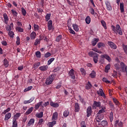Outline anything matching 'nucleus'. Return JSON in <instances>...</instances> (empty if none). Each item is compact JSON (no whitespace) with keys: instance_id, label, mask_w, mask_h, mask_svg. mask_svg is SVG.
I'll return each mask as SVG.
<instances>
[{"instance_id":"obj_1","label":"nucleus","mask_w":127,"mask_h":127,"mask_svg":"<svg viewBox=\"0 0 127 127\" xmlns=\"http://www.w3.org/2000/svg\"><path fill=\"white\" fill-rule=\"evenodd\" d=\"M111 28H112L113 31H114V33H117L119 34V35H123V31L122 30V28H121V26L120 25L117 24L116 26L114 25L111 26Z\"/></svg>"},{"instance_id":"obj_2","label":"nucleus","mask_w":127,"mask_h":127,"mask_svg":"<svg viewBox=\"0 0 127 127\" xmlns=\"http://www.w3.org/2000/svg\"><path fill=\"white\" fill-rule=\"evenodd\" d=\"M88 55L90 57L93 58V61L95 64L98 63V60L99 59V55L98 54L91 51L88 53Z\"/></svg>"},{"instance_id":"obj_3","label":"nucleus","mask_w":127,"mask_h":127,"mask_svg":"<svg viewBox=\"0 0 127 127\" xmlns=\"http://www.w3.org/2000/svg\"><path fill=\"white\" fill-rule=\"evenodd\" d=\"M55 77H56V74L55 73L50 75L48 78H47L45 84L46 85H51V84H52V82L54 81Z\"/></svg>"},{"instance_id":"obj_4","label":"nucleus","mask_w":127,"mask_h":127,"mask_svg":"<svg viewBox=\"0 0 127 127\" xmlns=\"http://www.w3.org/2000/svg\"><path fill=\"white\" fill-rule=\"evenodd\" d=\"M102 107H103V106L101 105V102L94 101L93 104L92 105L93 109H97V108H99V109H101V108H102Z\"/></svg>"},{"instance_id":"obj_5","label":"nucleus","mask_w":127,"mask_h":127,"mask_svg":"<svg viewBox=\"0 0 127 127\" xmlns=\"http://www.w3.org/2000/svg\"><path fill=\"white\" fill-rule=\"evenodd\" d=\"M105 4L106 5L107 10L109 11H111V10L113 9V8L111 5V2H110V1L108 0H107L105 1Z\"/></svg>"},{"instance_id":"obj_6","label":"nucleus","mask_w":127,"mask_h":127,"mask_svg":"<svg viewBox=\"0 0 127 127\" xmlns=\"http://www.w3.org/2000/svg\"><path fill=\"white\" fill-rule=\"evenodd\" d=\"M123 122L121 121L120 122V120H116L115 122L114 127H123Z\"/></svg>"},{"instance_id":"obj_7","label":"nucleus","mask_w":127,"mask_h":127,"mask_svg":"<svg viewBox=\"0 0 127 127\" xmlns=\"http://www.w3.org/2000/svg\"><path fill=\"white\" fill-rule=\"evenodd\" d=\"M68 74L69 76L71 77V79L72 80H74L75 78V73H74V70L73 68H72L68 72Z\"/></svg>"},{"instance_id":"obj_8","label":"nucleus","mask_w":127,"mask_h":127,"mask_svg":"<svg viewBox=\"0 0 127 127\" xmlns=\"http://www.w3.org/2000/svg\"><path fill=\"white\" fill-rule=\"evenodd\" d=\"M87 118H89L92 115V107L89 106L86 110Z\"/></svg>"},{"instance_id":"obj_9","label":"nucleus","mask_w":127,"mask_h":127,"mask_svg":"<svg viewBox=\"0 0 127 127\" xmlns=\"http://www.w3.org/2000/svg\"><path fill=\"white\" fill-rule=\"evenodd\" d=\"M80 111V105L79 103H75L74 104V112L75 113H78Z\"/></svg>"},{"instance_id":"obj_10","label":"nucleus","mask_w":127,"mask_h":127,"mask_svg":"<svg viewBox=\"0 0 127 127\" xmlns=\"http://www.w3.org/2000/svg\"><path fill=\"white\" fill-rule=\"evenodd\" d=\"M108 44L110 46L111 48H112V49H117V45H116L113 42L109 41L108 42Z\"/></svg>"},{"instance_id":"obj_11","label":"nucleus","mask_w":127,"mask_h":127,"mask_svg":"<svg viewBox=\"0 0 127 127\" xmlns=\"http://www.w3.org/2000/svg\"><path fill=\"white\" fill-rule=\"evenodd\" d=\"M3 16L4 18V23H5V24H7L8 23V16H7V14L4 13L3 14Z\"/></svg>"},{"instance_id":"obj_12","label":"nucleus","mask_w":127,"mask_h":127,"mask_svg":"<svg viewBox=\"0 0 127 127\" xmlns=\"http://www.w3.org/2000/svg\"><path fill=\"white\" fill-rule=\"evenodd\" d=\"M3 64L5 68H7L9 66V64L8 61L6 59H4L3 61Z\"/></svg>"},{"instance_id":"obj_13","label":"nucleus","mask_w":127,"mask_h":127,"mask_svg":"<svg viewBox=\"0 0 127 127\" xmlns=\"http://www.w3.org/2000/svg\"><path fill=\"white\" fill-rule=\"evenodd\" d=\"M100 110L98 112L97 115H101V114H103V113H105V110H106V107L102 106V108H101Z\"/></svg>"},{"instance_id":"obj_14","label":"nucleus","mask_w":127,"mask_h":127,"mask_svg":"<svg viewBox=\"0 0 127 127\" xmlns=\"http://www.w3.org/2000/svg\"><path fill=\"white\" fill-rule=\"evenodd\" d=\"M47 69H48V65H43L39 67V69L41 71H46Z\"/></svg>"},{"instance_id":"obj_15","label":"nucleus","mask_w":127,"mask_h":127,"mask_svg":"<svg viewBox=\"0 0 127 127\" xmlns=\"http://www.w3.org/2000/svg\"><path fill=\"white\" fill-rule=\"evenodd\" d=\"M58 118V113L56 112L54 113L53 116H52V120L53 121H54V120L56 121V120H57Z\"/></svg>"},{"instance_id":"obj_16","label":"nucleus","mask_w":127,"mask_h":127,"mask_svg":"<svg viewBox=\"0 0 127 127\" xmlns=\"http://www.w3.org/2000/svg\"><path fill=\"white\" fill-rule=\"evenodd\" d=\"M30 36L31 39H32V40H34V39L36 38V33H35V32H32L30 34Z\"/></svg>"},{"instance_id":"obj_17","label":"nucleus","mask_w":127,"mask_h":127,"mask_svg":"<svg viewBox=\"0 0 127 127\" xmlns=\"http://www.w3.org/2000/svg\"><path fill=\"white\" fill-rule=\"evenodd\" d=\"M120 6L121 12L122 13L125 12V9L124 8V7H125V4H124V2L120 3Z\"/></svg>"},{"instance_id":"obj_18","label":"nucleus","mask_w":127,"mask_h":127,"mask_svg":"<svg viewBox=\"0 0 127 127\" xmlns=\"http://www.w3.org/2000/svg\"><path fill=\"white\" fill-rule=\"evenodd\" d=\"M34 101V97H31L30 100H25L24 101V105H26V104H30V103H31L32 102H33Z\"/></svg>"},{"instance_id":"obj_19","label":"nucleus","mask_w":127,"mask_h":127,"mask_svg":"<svg viewBox=\"0 0 127 127\" xmlns=\"http://www.w3.org/2000/svg\"><path fill=\"white\" fill-rule=\"evenodd\" d=\"M34 122L35 120L34 119H30L27 124V126L30 127V126H33V125H34Z\"/></svg>"},{"instance_id":"obj_20","label":"nucleus","mask_w":127,"mask_h":127,"mask_svg":"<svg viewBox=\"0 0 127 127\" xmlns=\"http://www.w3.org/2000/svg\"><path fill=\"white\" fill-rule=\"evenodd\" d=\"M10 118H11V114L10 113H8L5 116L4 121H8Z\"/></svg>"},{"instance_id":"obj_21","label":"nucleus","mask_w":127,"mask_h":127,"mask_svg":"<svg viewBox=\"0 0 127 127\" xmlns=\"http://www.w3.org/2000/svg\"><path fill=\"white\" fill-rule=\"evenodd\" d=\"M72 27L75 31L78 32L79 31V26L77 24H73Z\"/></svg>"},{"instance_id":"obj_22","label":"nucleus","mask_w":127,"mask_h":127,"mask_svg":"<svg viewBox=\"0 0 127 127\" xmlns=\"http://www.w3.org/2000/svg\"><path fill=\"white\" fill-rule=\"evenodd\" d=\"M91 88H92V84H91V82H90V81H88L85 86V89L86 90H90Z\"/></svg>"},{"instance_id":"obj_23","label":"nucleus","mask_w":127,"mask_h":127,"mask_svg":"<svg viewBox=\"0 0 127 127\" xmlns=\"http://www.w3.org/2000/svg\"><path fill=\"white\" fill-rule=\"evenodd\" d=\"M11 12H12V14L13 16V17L16 18L17 17V14H18V13H17V12H16V11H15L14 9H12L11 10Z\"/></svg>"},{"instance_id":"obj_24","label":"nucleus","mask_w":127,"mask_h":127,"mask_svg":"<svg viewBox=\"0 0 127 127\" xmlns=\"http://www.w3.org/2000/svg\"><path fill=\"white\" fill-rule=\"evenodd\" d=\"M20 116H21V114L20 113H16L14 116V118L13 119V120L17 121V119H18V118H19V117H20Z\"/></svg>"},{"instance_id":"obj_25","label":"nucleus","mask_w":127,"mask_h":127,"mask_svg":"<svg viewBox=\"0 0 127 127\" xmlns=\"http://www.w3.org/2000/svg\"><path fill=\"white\" fill-rule=\"evenodd\" d=\"M102 57H103V58H105V59H106V60H108L109 62H111L112 61V59L108 55H104L102 56Z\"/></svg>"},{"instance_id":"obj_26","label":"nucleus","mask_w":127,"mask_h":127,"mask_svg":"<svg viewBox=\"0 0 127 127\" xmlns=\"http://www.w3.org/2000/svg\"><path fill=\"white\" fill-rule=\"evenodd\" d=\"M16 31L18 32H24V29L21 28L20 27H16Z\"/></svg>"},{"instance_id":"obj_27","label":"nucleus","mask_w":127,"mask_h":127,"mask_svg":"<svg viewBox=\"0 0 127 127\" xmlns=\"http://www.w3.org/2000/svg\"><path fill=\"white\" fill-rule=\"evenodd\" d=\"M69 114H70V112H69V110H66L64 112L63 116L64 117V118H67V117L69 116Z\"/></svg>"},{"instance_id":"obj_28","label":"nucleus","mask_w":127,"mask_h":127,"mask_svg":"<svg viewBox=\"0 0 127 127\" xmlns=\"http://www.w3.org/2000/svg\"><path fill=\"white\" fill-rule=\"evenodd\" d=\"M50 106L53 107V108H58L59 107V104L58 103H54L53 102H51Z\"/></svg>"},{"instance_id":"obj_29","label":"nucleus","mask_w":127,"mask_h":127,"mask_svg":"<svg viewBox=\"0 0 127 127\" xmlns=\"http://www.w3.org/2000/svg\"><path fill=\"white\" fill-rule=\"evenodd\" d=\"M85 22L87 24H90L91 23V17L87 16L85 18Z\"/></svg>"},{"instance_id":"obj_30","label":"nucleus","mask_w":127,"mask_h":127,"mask_svg":"<svg viewBox=\"0 0 127 127\" xmlns=\"http://www.w3.org/2000/svg\"><path fill=\"white\" fill-rule=\"evenodd\" d=\"M101 125L103 127H108V122H107L106 121H105V120L102 121L101 122Z\"/></svg>"},{"instance_id":"obj_31","label":"nucleus","mask_w":127,"mask_h":127,"mask_svg":"<svg viewBox=\"0 0 127 127\" xmlns=\"http://www.w3.org/2000/svg\"><path fill=\"white\" fill-rule=\"evenodd\" d=\"M51 17V13H47L45 16L46 21H49L50 20Z\"/></svg>"},{"instance_id":"obj_32","label":"nucleus","mask_w":127,"mask_h":127,"mask_svg":"<svg viewBox=\"0 0 127 127\" xmlns=\"http://www.w3.org/2000/svg\"><path fill=\"white\" fill-rule=\"evenodd\" d=\"M97 93L98 95H100L102 97H104L105 96V93H104L102 89H99V91H97Z\"/></svg>"},{"instance_id":"obj_33","label":"nucleus","mask_w":127,"mask_h":127,"mask_svg":"<svg viewBox=\"0 0 127 127\" xmlns=\"http://www.w3.org/2000/svg\"><path fill=\"white\" fill-rule=\"evenodd\" d=\"M43 102L42 101H41L39 103H38L35 106V109H36V110H38V109H39V107L40 106H42V103Z\"/></svg>"},{"instance_id":"obj_34","label":"nucleus","mask_w":127,"mask_h":127,"mask_svg":"<svg viewBox=\"0 0 127 127\" xmlns=\"http://www.w3.org/2000/svg\"><path fill=\"white\" fill-rule=\"evenodd\" d=\"M109 119L111 123L114 121V113H113V112H111L110 113Z\"/></svg>"},{"instance_id":"obj_35","label":"nucleus","mask_w":127,"mask_h":127,"mask_svg":"<svg viewBox=\"0 0 127 127\" xmlns=\"http://www.w3.org/2000/svg\"><path fill=\"white\" fill-rule=\"evenodd\" d=\"M97 45H98V48L99 49L102 48V47H105V46H106V45L102 42L98 43Z\"/></svg>"},{"instance_id":"obj_36","label":"nucleus","mask_w":127,"mask_h":127,"mask_svg":"<svg viewBox=\"0 0 127 127\" xmlns=\"http://www.w3.org/2000/svg\"><path fill=\"white\" fill-rule=\"evenodd\" d=\"M32 111H33V107L30 108L25 113V115H29V114H31L32 113Z\"/></svg>"},{"instance_id":"obj_37","label":"nucleus","mask_w":127,"mask_h":127,"mask_svg":"<svg viewBox=\"0 0 127 127\" xmlns=\"http://www.w3.org/2000/svg\"><path fill=\"white\" fill-rule=\"evenodd\" d=\"M101 23L102 26H103L104 29H107V24H106V22H105L104 20H102L101 21Z\"/></svg>"},{"instance_id":"obj_38","label":"nucleus","mask_w":127,"mask_h":127,"mask_svg":"<svg viewBox=\"0 0 127 127\" xmlns=\"http://www.w3.org/2000/svg\"><path fill=\"white\" fill-rule=\"evenodd\" d=\"M111 69V64H108L105 66V72L108 73L109 72V70Z\"/></svg>"},{"instance_id":"obj_39","label":"nucleus","mask_w":127,"mask_h":127,"mask_svg":"<svg viewBox=\"0 0 127 127\" xmlns=\"http://www.w3.org/2000/svg\"><path fill=\"white\" fill-rule=\"evenodd\" d=\"M99 41V39L94 38V40L91 42L93 46H95L97 43Z\"/></svg>"},{"instance_id":"obj_40","label":"nucleus","mask_w":127,"mask_h":127,"mask_svg":"<svg viewBox=\"0 0 127 127\" xmlns=\"http://www.w3.org/2000/svg\"><path fill=\"white\" fill-rule=\"evenodd\" d=\"M48 125L49 127H53L55 125H56V122L55 121H53L52 122H50Z\"/></svg>"},{"instance_id":"obj_41","label":"nucleus","mask_w":127,"mask_h":127,"mask_svg":"<svg viewBox=\"0 0 127 127\" xmlns=\"http://www.w3.org/2000/svg\"><path fill=\"white\" fill-rule=\"evenodd\" d=\"M21 9L22 15H23V16H25V15H26V10H25V9H24V7H21Z\"/></svg>"},{"instance_id":"obj_42","label":"nucleus","mask_w":127,"mask_h":127,"mask_svg":"<svg viewBox=\"0 0 127 127\" xmlns=\"http://www.w3.org/2000/svg\"><path fill=\"white\" fill-rule=\"evenodd\" d=\"M90 76L92 79L95 78V77H96V72H95L94 70H92L91 73L90 74Z\"/></svg>"},{"instance_id":"obj_43","label":"nucleus","mask_w":127,"mask_h":127,"mask_svg":"<svg viewBox=\"0 0 127 127\" xmlns=\"http://www.w3.org/2000/svg\"><path fill=\"white\" fill-rule=\"evenodd\" d=\"M80 71L82 76H86V70H85V69H84L83 68H81L80 69Z\"/></svg>"},{"instance_id":"obj_44","label":"nucleus","mask_w":127,"mask_h":127,"mask_svg":"<svg viewBox=\"0 0 127 127\" xmlns=\"http://www.w3.org/2000/svg\"><path fill=\"white\" fill-rule=\"evenodd\" d=\"M34 31H38L39 30V26L36 24H34Z\"/></svg>"},{"instance_id":"obj_45","label":"nucleus","mask_w":127,"mask_h":127,"mask_svg":"<svg viewBox=\"0 0 127 127\" xmlns=\"http://www.w3.org/2000/svg\"><path fill=\"white\" fill-rule=\"evenodd\" d=\"M12 127H17V121L12 120Z\"/></svg>"},{"instance_id":"obj_46","label":"nucleus","mask_w":127,"mask_h":127,"mask_svg":"<svg viewBox=\"0 0 127 127\" xmlns=\"http://www.w3.org/2000/svg\"><path fill=\"white\" fill-rule=\"evenodd\" d=\"M37 118H38L39 119H40L41 118L43 117V112H41L38 114H37L36 115Z\"/></svg>"},{"instance_id":"obj_47","label":"nucleus","mask_w":127,"mask_h":127,"mask_svg":"<svg viewBox=\"0 0 127 127\" xmlns=\"http://www.w3.org/2000/svg\"><path fill=\"white\" fill-rule=\"evenodd\" d=\"M61 39H62V35H60L56 37V41H57V42H59Z\"/></svg>"},{"instance_id":"obj_48","label":"nucleus","mask_w":127,"mask_h":127,"mask_svg":"<svg viewBox=\"0 0 127 127\" xmlns=\"http://www.w3.org/2000/svg\"><path fill=\"white\" fill-rule=\"evenodd\" d=\"M113 101L116 106H120V102L116 98H113Z\"/></svg>"},{"instance_id":"obj_49","label":"nucleus","mask_w":127,"mask_h":127,"mask_svg":"<svg viewBox=\"0 0 127 127\" xmlns=\"http://www.w3.org/2000/svg\"><path fill=\"white\" fill-rule=\"evenodd\" d=\"M68 30H69V33H71V34H73V35H75V34H76L75 31L72 28H71V27H68Z\"/></svg>"},{"instance_id":"obj_50","label":"nucleus","mask_w":127,"mask_h":127,"mask_svg":"<svg viewBox=\"0 0 127 127\" xmlns=\"http://www.w3.org/2000/svg\"><path fill=\"white\" fill-rule=\"evenodd\" d=\"M8 34L9 36H10V37H11L12 38H13V37H14V33H13L12 31H10L8 32Z\"/></svg>"},{"instance_id":"obj_51","label":"nucleus","mask_w":127,"mask_h":127,"mask_svg":"<svg viewBox=\"0 0 127 127\" xmlns=\"http://www.w3.org/2000/svg\"><path fill=\"white\" fill-rule=\"evenodd\" d=\"M54 60H55V58H52L50 59L48 61V65H50V64H51V63H52V62H54Z\"/></svg>"},{"instance_id":"obj_52","label":"nucleus","mask_w":127,"mask_h":127,"mask_svg":"<svg viewBox=\"0 0 127 127\" xmlns=\"http://www.w3.org/2000/svg\"><path fill=\"white\" fill-rule=\"evenodd\" d=\"M102 80L103 82H105V83H106V84H111V82L108 80V78L106 77H104L102 79Z\"/></svg>"},{"instance_id":"obj_53","label":"nucleus","mask_w":127,"mask_h":127,"mask_svg":"<svg viewBox=\"0 0 127 127\" xmlns=\"http://www.w3.org/2000/svg\"><path fill=\"white\" fill-rule=\"evenodd\" d=\"M93 51H95V52H97V53H99V54H102V51H100L98 49L95 48L92 49Z\"/></svg>"},{"instance_id":"obj_54","label":"nucleus","mask_w":127,"mask_h":127,"mask_svg":"<svg viewBox=\"0 0 127 127\" xmlns=\"http://www.w3.org/2000/svg\"><path fill=\"white\" fill-rule=\"evenodd\" d=\"M114 66H115V69H116V70H120V69L121 68V65L119 64H116L114 65Z\"/></svg>"},{"instance_id":"obj_55","label":"nucleus","mask_w":127,"mask_h":127,"mask_svg":"<svg viewBox=\"0 0 127 127\" xmlns=\"http://www.w3.org/2000/svg\"><path fill=\"white\" fill-rule=\"evenodd\" d=\"M16 43L17 45H19V44H20V38H19V36H17L16 37Z\"/></svg>"},{"instance_id":"obj_56","label":"nucleus","mask_w":127,"mask_h":127,"mask_svg":"<svg viewBox=\"0 0 127 127\" xmlns=\"http://www.w3.org/2000/svg\"><path fill=\"white\" fill-rule=\"evenodd\" d=\"M38 44H40V40H39L38 39H36L34 43V45L35 46H37Z\"/></svg>"},{"instance_id":"obj_57","label":"nucleus","mask_w":127,"mask_h":127,"mask_svg":"<svg viewBox=\"0 0 127 127\" xmlns=\"http://www.w3.org/2000/svg\"><path fill=\"white\" fill-rule=\"evenodd\" d=\"M40 66V63H37L33 64V68H38Z\"/></svg>"},{"instance_id":"obj_58","label":"nucleus","mask_w":127,"mask_h":127,"mask_svg":"<svg viewBox=\"0 0 127 127\" xmlns=\"http://www.w3.org/2000/svg\"><path fill=\"white\" fill-rule=\"evenodd\" d=\"M50 56H52V54L49 52H48L45 54V58H49Z\"/></svg>"},{"instance_id":"obj_59","label":"nucleus","mask_w":127,"mask_h":127,"mask_svg":"<svg viewBox=\"0 0 127 127\" xmlns=\"http://www.w3.org/2000/svg\"><path fill=\"white\" fill-rule=\"evenodd\" d=\"M9 111H10V108H8L7 109H6L5 110H4V111L2 113V115H5V114H6V113H8V112H9Z\"/></svg>"},{"instance_id":"obj_60","label":"nucleus","mask_w":127,"mask_h":127,"mask_svg":"<svg viewBox=\"0 0 127 127\" xmlns=\"http://www.w3.org/2000/svg\"><path fill=\"white\" fill-rule=\"evenodd\" d=\"M36 56L37 58H40V57H41V53L39 51H37L36 53Z\"/></svg>"},{"instance_id":"obj_61","label":"nucleus","mask_w":127,"mask_h":127,"mask_svg":"<svg viewBox=\"0 0 127 127\" xmlns=\"http://www.w3.org/2000/svg\"><path fill=\"white\" fill-rule=\"evenodd\" d=\"M112 76L113 77L117 78L118 77V72H117V71L115 70H114L113 73H112Z\"/></svg>"},{"instance_id":"obj_62","label":"nucleus","mask_w":127,"mask_h":127,"mask_svg":"<svg viewBox=\"0 0 127 127\" xmlns=\"http://www.w3.org/2000/svg\"><path fill=\"white\" fill-rule=\"evenodd\" d=\"M44 122V119H41L39 120L38 125H39V126H41V125H42V123H43Z\"/></svg>"},{"instance_id":"obj_63","label":"nucleus","mask_w":127,"mask_h":127,"mask_svg":"<svg viewBox=\"0 0 127 127\" xmlns=\"http://www.w3.org/2000/svg\"><path fill=\"white\" fill-rule=\"evenodd\" d=\"M120 65H121V69L124 68V67H126L127 65H126V64L125 63H124L123 62H121L120 63Z\"/></svg>"},{"instance_id":"obj_64","label":"nucleus","mask_w":127,"mask_h":127,"mask_svg":"<svg viewBox=\"0 0 127 127\" xmlns=\"http://www.w3.org/2000/svg\"><path fill=\"white\" fill-rule=\"evenodd\" d=\"M5 29L7 30V31H11V26L8 25L5 27Z\"/></svg>"}]
</instances>
